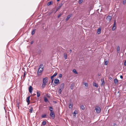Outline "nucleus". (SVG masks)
Here are the masks:
<instances>
[{
    "mask_svg": "<svg viewBox=\"0 0 126 126\" xmlns=\"http://www.w3.org/2000/svg\"><path fill=\"white\" fill-rule=\"evenodd\" d=\"M43 64H41L39 65L37 73L38 75L40 76L42 74L43 70Z\"/></svg>",
    "mask_w": 126,
    "mask_h": 126,
    "instance_id": "1",
    "label": "nucleus"
},
{
    "mask_svg": "<svg viewBox=\"0 0 126 126\" xmlns=\"http://www.w3.org/2000/svg\"><path fill=\"white\" fill-rule=\"evenodd\" d=\"M64 87V83H62L61 84L59 88V91H58V92L60 94H61L62 91H63Z\"/></svg>",
    "mask_w": 126,
    "mask_h": 126,
    "instance_id": "2",
    "label": "nucleus"
},
{
    "mask_svg": "<svg viewBox=\"0 0 126 126\" xmlns=\"http://www.w3.org/2000/svg\"><path fill=\"white\" fill-rule=\"evenodd\" d=\"M95 110L96 112L98 113H99L100 112L101 109L99 107H96L95 108Z\"/></svg>",
    "mask_w": 126,
    "mask_h": 126,
    "instance_id": "3",
    "label": "nucleus"
},
{
    "mask_svg": "<svg viewBox=\"0 0 126 126\" xmlns=\"http://www.w3.org/2000/svg\"><path fill=\"white\" fill-rule=\"evenodd\" d=\"M48 81V78L47 77H46L43 79V82L46 83Z\"/></svg>",
    "mask_w": 126,
    "mask_h": 126,
    "instance_id": "4",
    "label": "nucleus"
},
{
    "mask_svg": "<svg viewBox=\"0 0 126 126\" xmlns=\"http://www.w3.org/2000/svg\"><path fill=\"white\" fill-rule=\"evenodd\" d=\"M50 116L53 119L54 118L55 115L53 111L51 112L50 113Z\"/></svg>",
    "mask_w": 126,
    "mask_h": 126,
    "instance_id": "5",
    "label": "nucleus"
},
{
    "mask_svg": "<svg viewBox=\"0 0 126 126\" xmlns=\"http://www.w3.org/2000/svg\"><path fill=\"white\" fill-rule=\"evenodd\" d=\"M112 18V17L111 16H108L106 18L107 20L109 22H110Z\"/></svg>",
    "mask_w": 126,
    "mask_h": 126,
    "instance_id": "6",
    "label": "nucleus"
},
{
    "mask_svg": "<svg viewBox=\"0 0 126 126\" xmlns=\"http://www.w3.org/2000/svg\"><path fill=\"white\" fill-rule=\"evenodd\" d=\"M33 90V88L32 86H30L29 88V92L31 93H32Z\"/></svg>",
    "mask_w": 126,
    "mask_h": 126,
    "instance_id": "7",
    "label": "nucleus"
},
{
    "mask_svg": "<svg viewBox=\"0 0 126 126\" xmlns=\"http://www.w3.org/2000/svg\"><path fill=\"white\" fill-rule=\"evenodd\" d=\"M71 16L72 15L71 14L68 15L66 19V21H67Z\"/></svg>",
    "mask_w": 126,
    "mask_h": 126,
    "instance_id": "8",
    "label": "nucleus"
},
{
    "mask_svg": "<svg viewBox=\"0 0 126 126\" xmlns=\"http://www.w3.org/2000/svg\"><path fill=\"white\" fill-rule=\"evenodd\" d=\"M30 96H29L27 98V99H26L27 101V103H28V105L29 104L30 102Z\"/></svg>",
    "mask_w": 126,
    "mask_h": 126,
    "instance_id": "9",
    "label": "nucleus"
},
{
    "mask_svg": "<svg viewBox=\"0 0 126 126\" xmlns=\"http://www.w3.org/2000/svg\"><path fill=\"white\" fill-rule=\"evenodd\" d=\"M59 82V80L58 79H56L54 81V83L55 84H58Z\"/></svg>",
    "mask_w": 126,
    "mask_h": 126,
    "instance_id": "10",
    "label": "nucleus"
},
{
    "mask_svg": "<svg viewBox=\"0 0 126 126\" xmlns=\"http://www.w3.org/2000/svg\"><path fill=\"white\" fill-rule=\"evenodd\" d=\"M101 29L99 28L97 30V33L98 34H100L101 33Z\"/></svg>",
    "mask_w": 126,
    "mask_h": 126,
    "instance_id": "11",
    "label": "nucleus"
},
{
    "mask_svg": "<svg viewBox=\"0 0 126 126\" xmlns=\"http://www.w3.org/2000/svg\"><path fill=\"white\" fill-rule=\"evenodd\" d=\"M37 97H39L40 96V92L37 91Z\"/></svg>",
    "mask_w": 126,
    "mask_h": 126,
    "instance_id": "12",
    "label": "nucleus"
},
{
    "mask_svg": "<svg viewBox=\"0 0 126 126\" xmlns=\"http://www.w3.org/2000/svg\"><path fill=\"white\" fill-rule=\"evenodd\" d=\"M46 83H44L43 82L42 85V87L43 88H44L46 86Z\"/></svg>",
    "mask_w": 126,
    "mask_h": 126,
    "instance_id": "13",
    "label": "nucleus"
},
{
    "mask_svg": "<svg viewBox=\"0 0 126 126\" xmlns=\"http://www.w3.org/2000/svg\"><path fill=\"white\" fill-rule=\"evenodd\" d=\"M114 82L115 84H117L118 83V80L117 79H115L114 80Z\"/></svg>",
    "mask_w": 126,
    "mask_h": 126,
    "instance_id": "14",
    "label": "nucleus"
},
{
    "mask_svg": "<svg viewBox=\"0 0 126 126\" xmlns=\"http://www.w3.org/2000/svg\"><path fill=\"white\" fill-rule=\"evenodd\" d=\"M117 51L118 53H119L120 51V48L119 46H118L117 48Z\"/></svg>",
    "mask_w": 126,
    "mask_h": 126,
    "instance_id": "15",
    "label": "nucleus"
},
{
    "mask_svg": "<svg viewBox=\"0 0 126 126\" xmlns=\"http://www.w3.org/2000/svg\"><path fill=\"white\" fill-rule=\"evenodd\" d=\"M64 57L65 59H66L67 58V54L66 53H64Z\"/></svg>",
    "mask_w": 126,
    "mask_h": 126,
    "instance_id": "16",
    "label": "nucleus"
},
{
    "mask_svg": "<svg viewBox=\"0 0 126 126\" xmlns=\"http://www.w3.org/2000/svg\"><path fill=\"white\" fill-rule=\"evenodd\" d=\"M93 85L95 87H98V85L95 83H93Z\"/></svg>",
    "mask_w": 126,
    "mask_h": 126,
    "instance_id": "17",
    "label": "nucleus"
},
{
    "mask_svg": "<svg viewBox=\"0 0 126 126\" xmlns=\"http://www.w3.org/2000/svg\"><path fill=\"white\" fill-rule=\"evenodd\" d=\"M101 82H102V84H101V85H104V84H105V82L104 79H101Z\"/></svg>",
    "mask_w": 126,
    "mask_h": 126,
    "instance_id": "18",
    "label": "nucleus"
},
{
    "mask_svg": "<svg viewBox=\"0 0 126 126\" xmlns=\"http://www.w3.org/2000/svg\"><path fill=\"white\" fill-rule=\"evenodd\" d=\"M49 109L50 111L51 112H53V108L51 107H49Z\"/></svg>",
    "mask_w": 126,
    "mask_h": 126,
    "instance_id": "19",
    "label": "nucleus"
},
{
    "mask_svg": "<svg viewBox=\"0 0 126 126\" xmlns=\"http://www.w3.org/2000/svg\"><path fill=\"white\" fill-rule=\"evenodd\" d=\"M77 113V111L75 110L73 112V115L75 116Z\"/></svg>",
    "mask_w": 126,
    "mask_h": 126,
    "instance_id": "20",
    "label": "nucleus"
},
{
    "mask_svg": "<svg viewBox=\"0 0 126 126\" xmlns=\"http://www.w3.org/2000/svg\"><path fill=\"white\" fill-rule=\"evenodd\" d=\"M44 100L46 102H48V100L47 98L46 97H44Z\"/></svg>",
    "mask_w": 126,
    "mask_h": 126,
    "instance_id": "21",
    "label": "nucleus"
},
{
    "mask_svg": "<svg viewBox=\"0 0 126 126\" xmlns=\"http://www.w3.org/2000/svg\"><path fill=\"white\" fill-rule=\"evenodd\" d=\"M57 72L55 73L52 76V77H55L57 75Z\"/></svg>",
    "mask_w": 126,
    "mask_h": 126,
    "instance_id": "22",
    "label": "nucleus"
},
{
    "mask_svg": "<svg viewBox=\"0 0 126 126\" xmlns=\"http://www.w3.org/2000/svg\"><path fill=\"white\" fill-rule=\"evenodd\" d=\"M73 107V105L71 104H69V108L70 109H72Z\"/></svg>",
    "mask_w": 126,
    "mask_h": 126,
    "instance_id": "23",
    "label": "nucleus"
},
{
    "mask_svg": "<svg viewBox=\"0 0 126 126\" xmlns=\"http://www.w3.org/2000/svg\"><path fill=\"white\" fill-rule=\"evenodd\" d=\"M52 2V1L49 2L47 3V4L48 6H49V5H50V4H51Z\"/></svg>",
    "mask_w": 126,
    "mask_h": 126,
    "instance_id": "24",
    "label": "nucleus"
},
{
    "mask_svg": "<svg viewBox=\"0 0 126 126\" xmlns=\"http://www.w3.org/2000/svg\"><path fill=\"white\" fill-rule=\"evenodd\" d=\"M30 111L31 113H32V111L33 110V108L31 107V109L29 110Z\"/></svg>",
    "mask_w": 126,
    "mask_h": 126,
    "instance_id": "25",
    "label": "nucleus"
},
{
    "mask_svg": "<svg viewBox=\"0 0 126 126\" xmlns=\"http://www.w3.org/2000/svg\"><path fill=\"white\" fill-rule=\"evenodd\" d=\"M46 124V122L45 121H43L42 122V124L43 125H45Z\"/></svg>",
    "mask_w": 126,
    "mask_h": 126,
    "instance_id": "26",
    "label": "nucleus"
},
{
    "mask_svg": "<svg viewBox=\"0 0 126 126\" xmlns=\"http://www.w3.org/2000/svg\"><path fill=\"white\" fill-rule=\"evenodd\" d=\"M73 72L75 74H78L76 70L75 69H74L73 70Z\"/></svg>",
    "mask_w": 126,
    "mask_h": 126,
    "instance_id": "27",
    "label": "nucleus"
},
{
    "mask_svg": "<svg viewBox=\"0 0 126 126\" xmlns=\"http://www.w3.org/2000/svg\"><path fill=\"white\" fill-rule=\"evenodd\" d=\"M81 108L83 110L84 109V106L83 105H82L81 106Z\"/></svg>",
    "mask_w": 126,
    "mask_h": 126,
    "instance_id": "28",
    "label": "nucleus"
},
{
    "mask_svg": "<svg viewBox=\"0 0 126 126\" xmlns=\"http://www.w3.org/2000/svg\"><path fill=\"white\" fill-rule=\"evenodd\" d=\"M46 116V114H43L42 115V118H45Z\"/></svg>",
    "mask_w": 126,
    "mask_h": 126,
    "instance_id": "29",
    "label": "nucleus"
},
{
    "mask_svg": "<svg viewBox=\"0 0 126 126\" xmlns=\"http://www.w3.org/2000/svg\"><path fill=\"white\" fill-rule=\"evenodd\" d=\"M35 30H33V31L32 32V35H33V34H34L35 33Z\"/></svg>",
    "mask_w": 126,
    "mask_h": 126,
    "instance_id": "30",
    "label": "nucleus"
},
{
    "mask_svg": "<svg viewBox=\"0 0 126 126\" xmlns=\"http://www.w3.org/2000/svg\"><path fill=\"white\" fill-rule=\"evenodd\" d=\"M62 5V4L60 5H59L57 8V9H59L61 7Z\"/></svg>",
    "mask_w": 126,
    "mask_h": 126,
    "instance_id": "31",
    "label": "nucleus"
},
{
    "mask_svg": "<svg viewBox=\"0 0 126 126\" xmlns=\"http://www.w3.org/2000/svg\"><path fill=\"white\" fill-rule=\"evenodd\" d=\"M116 27H114V26H113V28H112V30L113 31L115 29H116Z\"/></svg>",
    "mask_w": 126,
    "mask_h": 126,
    "instance_id": "32",
    "label": "nucleus"
},
{
    "mask_svg": "<svg viewBox=\"0 0 126 126\" xmlns=\"http://www.w3.org/2000/svg\"><path fill=\"white\" fill-rule=\"evenodd\" d=\"M83 0H79V4L83 2Z\"/></svg>",
    "mask_w": 126,
    "mask_h": 126,
    "instance_id": "33",
    "label": "nucleus"
},
{
    "mask_svg": "<svg viewBox=\"0 0 126 126\" xmlns=\"http://www.w3.org/2000/svg\"><path fill=\"white\" fill-rule=\"evenodd\" d=\"M108 63V62L107 61H106L105 62V65H107Z\"/></svg>",
    "mask_w": 126,
    "mask_h": 126,
    "instance_id": "34",
    "label": "nucleus"
},
{
    "mask_svg": "<svg viewBox=\"0 0 126 126\" xmlns=\"http://www.w3.org/2000/svg\"><path fill=\"white\" fill-rule=\"evenodd\" d=\"M116 22L115 21H114V23L113 24V26H114V27H116Z\"/></svg>",
    "mask_w": 126,
    "mask_h": 126,
    "instance_id": "35",
    "label": "nucleus"
},
{
    "mask_svg": "<svg viewBox=\"0 0 126 126\" xmlns=\"http://www.w3.org/2000/svg\"><path fill=\"white\" fill-rule=\"evenodd\" d=\"M84 84L85 85V86H86V87H88V84L87 83H85Z\"/></svg>",
    "mask_w": 126,
    "mask_h": 126,
    "instance_id": "36",
    "label": "nucleus"
},
{
    "mask_svg": "<svg viewBox=\"0 0 126 126\" xmlns=\"http://www.w3.org/2000/svg\"><path fill=\"white\" fill-rule=\"evenodd\" d=\"M126 0H125V1H123V4H125L126 3Z\"/></svg>",
    "mask_w": 126,
    "mask_h": 126,
    "instance_id": "37",
    "label": "nucleus"
},
{
    "mask_svg": "<svg viewBox=\"0 0 126 126\" xmlns=\"http://www.w3.org/2000/svg\"><path fill=\"white\" fill-rule=\"evenodd\" d=\"M51 78L52 80V82H53V80H54L53 77H52V76L51 77Z\"/></svg>",
    "mask_w": 126,
    "mask_h": 126,
    "instance_id": "38",
    "label": "nucleus"
},
{
    "mask_svg": "<svg viewBox=\"0 0 126 126\" xmlns=\"http://www.w3.org/2000/svg\"><path fill=\"white\" fill-rule=\"evenodd\" d=\"M62 15L61 14H60L58 16V18H59Z\"/></svg>",
    "mask_w": 126,
    "mask_h": 126,
    "instance_id": "39",
    "label": "nucleus"
},
{
    "mask_svg": "<svg viewBox=\"0 0 126 126\" xmlns=\"http://www.w3.org/2000/svg\"><path fill=\"white\" fill-rule=\"evenodd\" d=\"M62 75L61 74H60L59 75V77H60V78H61L62 77Z\"/></svg>",
    "mask_w": 126,
    "mask_h": 126,
    "instance_id": "40",
    "label": "nucleus"
},
{
    "mask_svg": "<svg viewBox=\"0 0 126 126\" xmlns=\"http://www.w3.org/2000/svg\"><path fill=\"white\" fill-rule=\"evenodd\" d=\"M111 80H112V78L111 77H110L109 78Z\"/></svg>",
    "mask_w": 126,
    "mask_h": 126,
    "instance_id": "41",
    "label": "nucleus"
},
{
    "mask_svg": "<svg viewBox=\"0 0 126 126\" xmlns=\"http://www.w3.org/2000/svg\"><path fill=\"white\" fill-rule=\"evenodd\" d=\"M120 78L121 79H123V77L122 75H121L120 76Z\"/></svg>",
    "mask_w": 126,
    "mask_h": 126,
    "instance_id": "42",
    "label": "nucleus"
},
{
    "mask_svg": "<svg viewBox=\"0 0 126 126\" xmlns=\"http://www.w3.org/2000/svg\"><path fill=\"white\" fill-rule=\"evenodd\" d=\"M113 126H117V124H114Z\"/></svg>",
    "mask_w": 126,
    "mask_h": 126,
    "instance_id": "43",
    "label": "nucleus"
},
{
    "mask_svg": "<svg viewBox=\"0 0 126 126\" xmlns=\"http://www.w3.org/2000/svg\"><path fill=\"white\" fill-rule=\"evenodd\" d=\"M124 65H126V61H125L124 62Z\"/></svg>",
    "mask_w": 126,
    "mask_h": 126,
    "instance_id": "44",
    "label": "nucleus"
},
{
    "mask_svg": "<svg viewBox=\"0 0 126 126\" xmlns=\"http://www.w3.org/2000/svg\"><path fill=\"white\" fill-rule=\"evenodd\" d=\"M71 86H72V85H71ZM71 89H73V87H72L71 86Z\"/></svg>",
    "mask_w": 126,
    "mask_h": 126,
    "instance_id": "45",
    "label": "nucleus"
},
{
    "mask_svg": "<svg viewBox=\"0 0 126 126\" xmlns=\"http://www.w3.org/2000/svg\"><path fill=\"white\" fill-rule=\"evenodd\" d=\"M69 51L70 52V53L72 51V50L71 49H70L69 50Z\"/></svg>",
    "mask_w": 126,
    "mask_h": 126,
    "instance_id": "46",
    "label": "nucleus"
},
{
    "mask_svg": "<svg viewBox=\"0 0 126 126\" xmlns=\"http://www.w3.org/2000/svg\"><path fill=\"white\" fill-rule=\"evenodd\" d=\"M33 43V41H32L31 43V44H32Z\"/></svg>",
    "mask_w": 126,
    "mask_h": 126,
    "instance_id": "47",
    "label": "nucleus"
},
{
    "mask_svg": "<svg viewBox=\"0 0 126 126\" xmlns=\"http://www.w3.org/2000/svg\"><path fill=\"white\" fill-rule=\"evenodd\" d=\"M36 95V94H33V95L34 96L35 95Z\"/></svg>",
    "mask_w": 126,
    "mask_h": 126,
    "instance_id": "48",
    "label": "nucleus"
},
{
    "mask_svg": "<svg viewBox=\"0 0 126 126\" xmlns=\"http://www.w3.org/2000/svg\"><path fill=\"white\" fill-rule=\"evenodd\" d=\"M25 73L24 74V76H25Z\"/></svg>",
    "mask_w": 126,
    "mask_h": 126,
    "instance_id": "49",
    "label": "nucleus"
},
{
    "mask_svg": "<svg viewBox=\"0 0 126 126\" xmlns=\"http://www.w3.org/2000/svg\"><path fill=\"white\" fill-rule=\"evenodd\" d=\"M60 0H57V1H59Z\"/></svg>",
    "mask_w": 126,
    "mask_h": 126,
    "instance_id": "50",
    "label": "nucleus"
},
{
    "mask_svg": "<svg viewBox=\"0 0 126 126\" xmlns=\"http://www.w3.org/2000/svg\"><path fill=\"white\" fill-rule=\"evenodd\" d=\"M58 9H57V8L56 10V11H57Z\"/></svg>",
    "mask_w": 126,
    "mask_h": 126,
    "instance_id": "51",
    "label": "nucleus"
},
{
    "mask_svg": "<svg viewBox=\"0 0 126 126\" xmlns=\"http://www.w3.org/2000/svg\"><path fill=\"white\" fill-rule=\"evenodd\" d=\"M125 119H126V118H125Z\"/></svg>",
    "mask_w": 126,
    "mask_h": 126,
    "instance_id": "52",
    "label": "nucleus"
},
{
    "mask_svg": "<svg viewBox=\"0 0 126 126\" xmlns=\"http://www.w3.org/2000/svg\"><path fill=\"white\" fill-rule=\"evenodd\" d=\"M125 119H126V118H125Z\"/></svg>",
    "mask_w": 126,
    "mask_h": 126,
    "instance_id": "53",
    "label": "nucleus"
}]
</instances>
